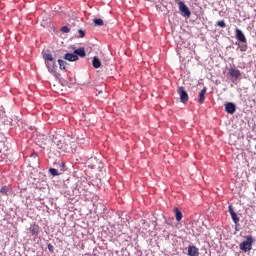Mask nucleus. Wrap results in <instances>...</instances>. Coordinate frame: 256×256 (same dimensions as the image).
Segmentation results:
<instances>
[{
    "instance_id": "obj_1",
    "label": "nucleus",
    "mask_w": 256,
    "mask_h": 256,
    "mask_svg": "<svg viewBox=\"0 0 256 256\" xmlns=\"http://www.w3.org/2000/svg\"><path fill=\"white\" fill-rule=\"evenodd\" d=\"M42 57L45 61V65L49 73H51V75H53L55 79H58V80L61 79V73L57 72V64H55V61L53 60V54H51V51L46 50L42 52Z\"/></svg>"
},
{
    "instance_id": "obj_2",
    "label": "nucleus",
    "mask_w": 256,
    "mask_h": 256,
    "mask_svg": "<svg viewBox=\"0 0 256 256\" xmlns=\"http://www.w3.org/2000/svg\"><path fill=\"white\" fill-rule=\"evenodd\" d=\"M235 36L236 39L240 41V43H244L240 46V51H242V53H245V51H247V37H245L243 31H241V29L239 28L235 29Z\"/></svg>"
},
{
    "instance_id": "obj_3",
    "label": "nucleus",
    "mask_w": 256,
    "mask_h": 256,
    "mask_svg": "<svg viewBox=\"0 0 256 256\" xmlns=\"http://www.w3.org/2000/svg\"><path fill=\"white\" fill-rule=\"evenodd\" d=\"M255 240H253V236H246V240L240 243L239 248L241 251H244V253H247L253 249V243Z\"/></svg>"
},
{
    "instance_id": "obj_4",
    "label": "nucleus",
    "mask_w": 256,
    "mask_h": 256,
    "mask_svg": "<svg viewBox=\"0 0 256 256\" xmlns=\"http://www.w3.org/2000/svg\"><path fill=\"white\" fill-rule=\"evenodd\" d=\"M179 11L182 13L183 17H191V10L189 7L185 5V2L179 1L178 2Z\"/></svg>"
},
{
    "instance_id": "obj_5",
    "label": "nucleus",
    "mask_w": 256,
    "mask_h": 256,
    "mask_svg": "<svg viewBox=\"0 0 256 256\" xmlns=\"http://www.w3.org/2000/svg\"><path fill=\"white\" fill-rule=\"evenodd\" d=\"M178 93L180 95L181 103H187L189 101V95L187 94V91H185L184 87H179Z\"/></svg>"
},
{
    "instance_id": "obj_6",
    "label": "nucleus",
    "mask_w": 256,
    "mask_h": 256,
    "mask_svg": "<svg viewBox=\"0 0 256 256\" xmlns=\"http://www.w3.org/2000/svg\"><path fill=\"white\" fill-rule=\"evenodd\" d=\"M207 94V87H204L198 94V103H205V95Z\"/></svg>"
},
{
    "instance_id": "obj_7",
    "label": "nucleus",
    "mask_w": 256,
    "mask_h": 256,
    "mask_svg": "<svg viewBox=\"0 0 256 256\" xmlns=\"http://www.w3.org/2000/svg\"><path fill=\"white\" fill-rule=\"evenodd\" d=\"M225 111L226 113H230V115H233L236 111V107L232 102H228L225 104Z\"/></svg>"
},
{
    "instance_id": "obj_8",
    "label": "nucleus",
    "mask_w": 256,
    "mask_h": 256,
    "mask_svg": "<svg viewBox=\"0 0 256 256\" xmlns=\"http://www.w3.org/2000/svg\"><path fill=\"white\" fill-rule=\"evenodd\" d=\"M103 165V163L99 162V160H97V158H92L89 161H87V167L88 169H95V165Z\"/></svg>"
},
{
    "instance_id": "obj_9",
    "label": "nucleus",
    "mask_w": 256,
    "mask_h": 256,
    "mask_svg": "<svg viewBox=\"0 0 256 256\" xmlns=\"http://www.w3.org/2000/svg\"><path fill=\"white\" fill-rule=\"evenodd\" d=\"M229 75L234 79H239L241 77V71L239 69L231 68L229 70Z\"/></svg>"
},
{
    "instance_id": "obj_10",
    "label": "nucleus",
    "mask_w": 256,
    "mask_h": 256,
    "mask_svg": "<svg viewBox=\"0 0 256 256\" xmlns=\"http://www.w3.org/2000/svg\"><path fill=\"white\" fill-rule=\"evenodd\" d=\"M64 59L66 61H79V56H77L75 53H66Z\"/></svg>"
},
{
    "instance_id": "obj_11",
    "label": "nucleus",
    "mask_w": 256,
    "mask_h": 256,
    "mask_svg": "<svg viewBox=\"0 0 256 256\" xmlns=\"http://www.w3.org/2000/svg\"><path fill=\"white\" fill-rule=\"evenodd\" d=\"M188 255L199 256V248H197L196 246H188Z\"/></svg>"
},
{
    "instance_id": "obj_12",
    "label": "nucleus",
    "mask_w": 256,
    "mask_h": 256,
    "mask_svg": "<svg viewBox=\"0 0 256 256\" xmlns=\"http://www.w3.org/2000/svg\"><path fill=\"white\" fill-rule=\"evenodd\" d=\"M30 233H32V235H39V225L32 224L30 226Z\"/></svg>"
},
{
    "instance_id": "obj_13",
    "label": "nucleus",
    "mask_w": 256,
    "mask_h": 256,
    "mask_svg": "<svg viewBox=\"0 0 256 256\" xmlns=\"http://www.w3.org/2000/svg\"><path fill=\"white\" fill-rule=\"evenodd\" d=\"M92 65L94 69H99V67H101V60H99L97 56H95L92 60Z\"/></svg>"
},
{
    "instance_id": "obj_14",
    "label": "nucleus",
    "mask_w": 256,
    "mask_h": 256,
    "mask_svg": "<svg viewBox=\"0 0 256 256\" xmlns=\"http://www.w3.org/2000/svg\"><path fill=\"white\" fill-rule=\"evenodd\" d=\"M174 213H175L176 221H181V219H183V213L180 211L179 208H174Z\"/></svg>"
},
{
    "instance_id": "obj_15",
    "label": "nucleus",
    "mask_w": 256,
    "mask_h": 256,
    "mask_svg": "<svg viewBox=\"0 0 256 256\" xmlns=\"http://www.w3.org/2000/svg\"><path fill=\"white\" fill-rule=\"evenodd\" d=\"M74 55H77V57H85V48H79L74 51Z\"/></svg>"
},
{
    "instance_id": "obj_16",
    "label": "nucleus",
    "mask_w": 256,
    "mask_h": 256,
    "mask_svg": "<svg viewBox=\"0 0 256 256\" xmlns=\"http://www.w3.org/2000/svg\"><path fill=\"white\" fill-rule=\"evenodd\" d=\"M58 149H60V151H64V153H67V151H69V145L63 144L60 141V144H58Z\"/></svg>"
},
{
    "instance_id": "obj_17",
    "label": "nucleus",
    "mask_w": 256,
    "mask_h": 256,
    "mask_svg": "<svg viewBox=\"0 0 256 256\" xmlns=\"http://www.w3.org/2000/svg\"><path fill=\"white\" fill-rule=\"evenodd\" d=\"M58 65H59V67H60V69H61L62 71H65V67L67 66V62L64 61V60L59 59V60H58Z\"/></svg>"
},
{
    "instance_id": "obj_18",
    "label": "nucleus",
    "mask_w": 256,
    "mask_h": 256,
    "mask_svg": "<svg viewBox=\"0 0 256 256\" xmlns=\"http://www.w3.org/2000/svg\"><path fill=\"white\" fill-rule=\"evenodd\" d=\"M49 173L53 176V177H57V175H59V171L55 168H50L49 169Z\"/></svg>"
},
{
    "instance_id": "obj_19",
    "label": "nucleus",
    "mask_w": 256,
    "mask_h": 256,
    "mask_svg": "<svg viewBox=\"0 0 256 256\" xmlns=\"http://www.w3.org/2000/svg\"><path fill=\"white\" fill-rule=\"evenodd\" d=\"M218 27H221L222 29H225L227 27V24H225V20H220L216 23Z\"/></svg>"
},
{
    "instance_id": "obj_20",
    "label": "nucleus",
    "mask_w": 256,
    "mask_h": 256,
    "mask_svg": "<svg viewBox=\"0 0 256 256\" xmlns=\"http://www.w3.org/2000/svg\"><path fill=\"white\" fill-rule=\"evenodd\" d=\"M231 218L234 223H239V216H237V213L234 212V214H231Z\"/></svg>"
},
{
    "instance_id": "obj_21",
    "label": "nucleus",
    "mask_w": 256,
    "mask_h": 256,
    "mask_svg": "<svg viewBox=\"0 0 256 256\" xmlns=\"http://www.w3.org/2000/svg\"><path fill=\"white\" fill-rule=\"evenodd\" d=\"M94 23H95V25H99V26L104 25L103 19H101V18L94 19Z\"/></svg>"
},
{
    "instance_id": "obj_22",
    "label": "nucleus",
    "mask_w": 256,
    "mask_h": 256,
    "mask_svg": "<svg viewBox=\"0 0 256 256\" xmlns=\"http://www.w3.org/2000/svg\"><path fill=\"white\" fill-rule=\"evenodd\" d=\"M48 251L50 253H54L55 252V247L53 246V244H48Z\"/></svg>"
},
{
    "instance_id": "obj_23",
    "label": "nucleus",
    "mask_w": 256,
    "mask_h": 256,
    "mask_svg": "<svg viewBox=\"0 0 256 256\" xmlns=\"http://www.w3.org/2000/svg\"><path fill=\"white\" fill-rule=\"evenodd\" d=\"M61 31H62V33H69V31H71V29L67 26H64L61 28Z\"/></svg>"
},
{
    "instance_id": "obj_24",
    "label": "nucleus",
    "mask_w": 256,
    "mask_h": 256,
    "mask_svg": "<svg viewBox=\"0 0 256 256\" xmlns=\"http://www.w3.org/2000/svg\"><path fill=\"white\" fill-rule=\"evenodd\" d=\"M0 193H2V195H7V186H3V187L0 189Z\"/></svg>"
},
{
    "instance_id": "obj_25",
    "label": "nucleus",
    "mask_w": 256,
    "mask_h": 256,
    "mask_svg": "<svg viewBox=\"0 0 256 256\" xmlns=\"http://www.w3.org/2000/svg\"><path fill=\"white\" fill-rule=\"evenodd\" d=\"M228 211H229L230 215L235 214V210H233V206H229Z\"/></svg>"
},
{
    "instance_id": "obj_26",
    "label": "nucleus",
    "mask_w": 256,
    "mask_h": 256,
    "mask_svg": "<svg viewBox=\"0 0 256 256\" xmlns=\"http://www.w3.org/2000/svg\"><path fill=\"white\" fill-rule=\"evenodd\" d=\"M79 33H80V38L83 39V37H85V31L79 30Z\"/></svg>"
},
{
    "instance_id": "obj_27",
    "label": "nucleus",
    "mask_w": 256,
    "mask_h": 256,
    "mask_svg": "<svg viewBox=\"0 0 256 256\" xmlns=\"http://www.w3.org/2000/svg\"><path fill=\"white\" fill-rule=\"evenodd\" d=\"M31 157H33V159H37V152H33V153L31 154Z\"/></svg>"
}]
</instances>
